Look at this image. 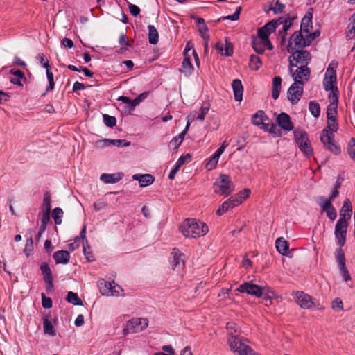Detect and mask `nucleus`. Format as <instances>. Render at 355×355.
Segmentation results:
<instances>
[{
  "label": "nucleus",
  "mask_w": 355,
  "mask_h": 355,
  "mask_svg": "<svg viewBox=\"0 0 355 355\" xmlns=\"http://www.w3.org/2000/svg\"><path fill=\"white\" fill-rule=\"evenodd\" d=\"M347 149L350 158L355 162V139L354 137L349 139Z\"/></svg>",
  "instance_id": "obj_45"
},
{
  "label": "nucleus",
  "mask_w": 355,
  "mask_h": 355,
  "mask_svg": "<svg viewBox=\"0 0 355 355\" xmlns=\"http://www.w3.org/2000/svg\"><path fill=\"white\" fill-rule=\"evenodd\" d=\"M277 122L279 126L286 131H291L293 129L291 117L285 112H282L277 116Z\"/></svg>",
  "instance_id": "obj_17"
},
{
  "label": "nucleus",
  "mask_w": 355,
  "mask_h": 355,
  "mask_svg": "<svg viewBox=\"0 0 355 355\" xmlns=\"http://www.w3.org/2000/svg\"><path fill=\"white\" fill-rule=\"evenodd\" d=\"M248 343V340L242 336H239L237 338H231L227 339L230 349L234 353H237L239 355H257L247 344Z\"/></svg>",
  "instance_id": "obj_5"
},
{
  "label": "nucleus",
  "mask_w": 355,
  "mask_h": 355,
  "mask_svg": "<svg viewBox=\"0 0 355 355\" xmlns=\"http://www.w3.org/2000/svg\"><path fill=\"white\" fill-rule=\"evenodd\" d=\"M209 107H201L200 109V112L197 116V120L201 121H204L205 116L209 111Z\"/></svg>",
  "instance_id": "obj_62"
},
{
  "label": "nucleus",
  "mask_w": 355,
  "mask_h": 355,
  "mask_svg": "<svg viewBox=\"0 0 355 355\" xmlns=\"http://www.w3.org/2000/svg\"><path fill=\"white\" fill-rule=\"evenodd\" d=\"M51 207V195L46 191V224L50 220Z\"/></svg>",
  "instance_id": "obj_53"
},
{
  "label": "nucleus",
  "mask_w": 355,
  "mask_h": 355,
  "mask_svg": "<svg viewBox=\"0 0 355 355\" xmlns=\"http://www.w3.org/2000/svg\"><path fill=\"white\" fill-rule=\"evenodd\" d=\"M338 124L336 119H327V126L322 130L320 136L324 146L335 155L340 153L341 150L334 141V134L338 131Z\"/></svg>",
  "instance_id": "obj_1"
},
{
  "label": "nucleus",
  "mask_w": 355,
  "mask_h": 355,
  "mask_svg": "<svg viewBox=\"0 0 355 355\" xmlns=\"http://www.w3.org/2000/svg\"><path fill=\"white\" fill-rule=\"evenodd\" d=\"M10 73L15 76V77L10 78V82L14 85L21 86V80L26 79L24 73L21 70L15 69H11Z\"/></svg>",
  "instance_id": "obj_33"
},
{
  "label": "nucleus",
  "mask_w": 355,
  "mask_h": 355,
  "mask_svg": "<svg viewBox=\"0 0 355 355\" xmlns=\"http://www.w3.org/2000/svg\"><path fill=\"white\" fill-rule=\"evenodd\" d=\"M336 259L338 263L340 272L342 274L345 281H348L351 279L350 275L345 266V254L341 248L336 251Z\"/></svg>",
  "instance_id": "obj_13"
},
{
  "label": "nucleus",
  "mask_w": 355,
  "mask_h": 355,
  "mask_svg": "<svg viewBox=\"0 0 355 355\" xmlns=\"http://www.w3.org/2000/svg\"><path fill=\"white\" fill-rule=\"evenodd\" d=\"M268 119V116L265 114L262 110H258L252 116V123L256 126H260L263 123V121Z\"/></svg>",
  "instance_id": "obj_34"
},
{
  "label": "nucleus",
  "mask_w": 355,
  "mask_h": 355,
  "mask_svg": "<svg viewBox=\"0 0 355 355\" xmlns=\"http://www.w3.org/2000/svg\"><path fill=\"white\" fill-rule=\"evenodd\" d=\"M132 179L137 180L141 187L150 185L155 181V178L151 174H135Z\"/></svg>",
  "instance_id": "obj_23"
},
{
  "label": "nucleus",
  "mask_w": 355,
  "mask_h": 355,
  "mask_svg": "<svg viewBox=\"0 0 355 355\" xmlns=\"http://www.w3.org/2000/svg\"><path fill=\"white\" fill-rule=\"evenodd\" d=\"M83 252L87 260L89 262L94 260V257L92 251L89 250L88 243H83Z\"/></svg>",
  "instance_id": "obj_56"
},
{
  "label": "nucleus",
  "mask_w": 355,
  "mask_h": 355,
  "mask_svg": "<svg viewBox=\"0 0 355 355\" xmlns=\"http://www.w3.org/2000/svg\"><path fill=\"white\" fill-rule=\"evenodd\" d=\"M123 178L121 173H103L101 175L100 180L105 184H114L120 181Z\"/></svg>",
  "instance_id": "obj_24"
},
{
  "label": "nucleus",
  "mask_w": 355,
  "mask_h": 355,
  "mask_svg": "<svg viewBox=\"0 0 355 355\" xmlns=\"http://www.w3.org/2000/svg\"><path fill=\"white\" fill-rule=\"evenodd\" d=\"M46 334L51 336L56 335V330L54 329L51 322L46 317Z\"/></svg>",
  "instance_id": "obj_55"
},
{
  "label": "nucleus",
  "mask_w": 355,
  "mask_h": 355,
  "mask_svg": "<svg viewBox=\"0 0 355 355\" xmlns=\"http://www.w3.org/2000/svg\"><path fill=\"white\" fill-rule=\"evenodd\" d=\"M291 26L290 24H286L282 27V30L279 31V35L282 38V44L285 42L287 35L286 32L290 28Z\"/></svg>",
  "instance_id": "obj_60"
},
{
  "label": "nucleus",
  "mask_w": 355,
  "mask_h": 355,
  "mask_svg": "<svg viewBox=\"0 0 355 355\" xmlns=\"http://www.w3.org/2000/svg\"><path fill=\"white\" fill-rule=\"evenodd\" d=\"M285 5L281 3L279 1H277L275 4L271 5L270 9L272 10L275 14H280L284 12Z\"/></svg>",
  "instance_id": "obj_51"
},
{
  "label": "nucleus",
  "mask_w": 355,
  "mask_h": 355,
  "mask_svg": "<svg viewBox=\"0 0 355 355\" xmlns=\"http://www.w3.org/2000/svg\"><path fill=\"white\" fill-rule=\"evenodd\" d=\"M312 26V15L309 13V15H306L301 21L300 30L303 31L304 33H309V27Z\"/></svg>",
  "instance_id": "obj_36"
},
{
  "label": "nucleus",
  "mask_w": 355,
  "mask_h": 355,
  "mask_svg": "<svg viewBox=\"0 0 355 355\" xmlns=\"http://www.w3.org/2000/svg\"><path fill=\"white\" fill-rule=\"evenodd\" d=\"M336 82V72L335 70L331 69V64L329 66L323 80V87L326 91H329L331 89L336 87L334 83Z\"/></svg>",
  "instance_id": "obj_15"
},
{
  "label": "nucleus",
  "mask_w": 355,
  "mask_h": 355,
  "mask_svg": "<svg viewBox=\"0 0 355 355\" xmlns=\"http://www.w3.org/2000/svg\"><path fill=\"white\" fill-rule=\"evenodd\" d=\"M232 86L234 91L235 101H241L243 92V87L241 81L239 79H234L232 81Z\"/></svg>",
  "instance_id": "obj_27"
},
{
  "label": "nucleus",
  "mask_w": 355,
  "mask_h": 355,
  "mask_svg": "<svg viewBox=\"0 0 355 355\" xmlns=\"http://www.w3.org/2000/svg\"><path fill=\"white\" fill-rule=\"evenodd\" d=\"M191 160V156L189 154H187L185 155H182L179 157L176 163L175 164L173 168L171 170L168 174V178L170 180H173L179 171L180 167L185 163L189 162Z\"/></svg>",
  "instance_id": "obj_20"
},
{
  "label": "nucleus",
  "mask_w": 355,
  "mask_h": 355,
  "mask_svg": "<svg viewBox=\"0 0 355 355\" xmlns=\"http://www.w3.org/2000/svg\"><path fill=\"white\" fill-rule=\"evenodd\" d=\"M262 65L260 58L256 55H251L250 57L249 67L254 70L257 71Z\"/></svg>",
  "instance_id": "obj_38"
},
{
  "label": "nucleus",
  "mask_w": 355,
  "mask_h": 355,
  "mask_svg": "<svg viewBox=\"0 0 355 355\" xmlns=\"http://www.w3.org/2000/svg\"><path fill=\"white\" fill-rule=\"evenodd\" d=\"M129 146L130 145V142L128 141L125 139H104L103 140L98 141L96 142V146L99 148H103L105 146Z\"/></svg>",
  "instance_id": "obj_19"
},
{
  "label": "nucleus",
  "mask_w": 355,
  "mask_h": 355,
  "mask_svg": "<svg viewBox=\"0 0 355 355\" xmlns=\"http://www.w3.org/2000/svg\"><path fill=\"white\" fill-rule=\"evenodd\" d=\"M252 48L256 53L258 54H263L265 51L264 44L262 41H257L254 40L252 41Z\"/></svg>",
  "instance_id": "obj_47"
},
{
  "label": "nucleus",
  "mask_w": 355,
  "mask_h": 355,
  "mask_svg": "<svg viewBox=\"0 0 355 355\" xmlns=\"http://www.w3.org/2000/svg\"><path fill=\"white\" fill-rule=\"evenodd\" d=\"M48 68L49 64L48 62H46V74L49 82V87L46 88V91L53 90L54 88L53 74L49 70Z\"/></svg>",
  "instance_id": "obj_43"
},
{
  "label": "nucleus",
  "mask_w": 355,
  "mask_h": 355,
  "mask_svg": "<svg viewBox=\"0 0 355 355\" xmlns=\"http://www.w3.org/2000/svg\"><path fill=\"white\" fill-rule=\"evenodd\" d=\"M173 259L171 260V265L174 270H180L184 266V254L176 248L172 252Z\"/></svg>",
  "instance_id": "obj_16"
},
{
  "label": "nucleus",
  "mask_w": 355,
  "mask_h": 355,
  "mask_svg": "<svg viewBox=\"0 0 355 355\" xmlns=\"http://www.w3.org/2000/svg\"><path fill=\"white\" fill-rule=\"evenodd\" d=\"M347 227V219L339 218L336 223L334 234L337 243L340 247L345 243Z\"/></svg>",
  "instance_id": "obj_10"
},
{
  "label": "nucleus",
  "mask_w": 355,
  "mask_h": 355,
  "mask_svg": "<svg viewBox=\"0 0 355 355\" xmlns=\"http://www.w3.org/2000/svg\"><path fill=\"white\" fill-rule=\"evenodd\" d=\"M236 291L257 297L264 296V300L266 301L268 300L270 303H271V295L270 293L273 294V292L270 291L269 287L259 286L249 282L241 284Z\"/></svg>",
  "instance_id": "obj_3"
},
{
  "label": "nucleus",
  "mask_w": 355,
  "mask_h": 355,
  "mask_svg": "<svg viewBox=\"0 0 355 355\" xmlns=\"http://www.w3.org/2000/svg\"><path fill=\"white\" fill-rule=\"evenodd\" d=\"M180 230L186 237L196 238L208 232L207 225L193 218L186 219L180 225Z\"/></svg>",
  "instance_id": "obj_2"
},
{
  "label": "nucleus",
  "mask_w": 355,
  "mask_h": 355,
  "mask_svg": "<svg viewBox=\"0 0 355 355\" xmlns=\"http://www.w3.org/2000/svg\"><path fill=\"white\" fill-rule=\"evenodd\" d=\"M223 153V152L222 151V149L218 148L216 151L211 156L209 162L207 164V167L209 170L213 169L216 166L219 157Z\"/></svg>",
  "instance_id": "obj_35"
},
{
  "label": "nucleus",
  "mask_w": 355,
  "mask_h": 355,
  "mask_svg": "<svg viewBox=\"0 0 355 355\" xmlns=\"http://www.w3.org/2000/svg\"><path fill=\"white\" fill-rule=\"evenodd\" d=\"M226 328L227 330V339L231 338H237L240 336V330L235 323L227 322Z\"/></svg>",
  "instance_id": "obj_32"
},
{
  "label": "nucleus",
  "mask_w": 355,
  "mask_h": 355,
  "mask_svg": "<svg viewBox=\"0 0 355 355\" xmlns=\"http://www.w3.org/2000/svg\"><path fill=\"white\" fill-rule=\"evenodd\" d=\"M303 94L302 85L293 83L288 88L287 92V96L288 100L295 105L298 103Z\"/></svg>",
  "instance_id": "obj_12"
},
{
  "label": "nucleus",
  "mask_w": 355,
  "mask_h": 355,
  "mask_svg": "<svg viewBox=\"0 0 355 355\" xmlns=\"http://www.w3.org/2000/svg\"><path fill=\"white\" fill-rule=\"evenodd\" d=\"M309 110L311 114L315 118H318L320 114V107L318 103L316 101H310L309 103Z\"/></svg>",
  "instance_id": "obj_41"
},
{
  "label": "nucleus",
  "mask_w": 355,
  "mask_h": 355,
  "mask_svg": "<svg viewBox=\"0 0 355 355\" xmlns=\"http://www.w3.org/2000/svg\"><path fill=\"white\" fill-rule=\"evenodd\" d=\"M293 134L295 141L300 150L303 152L306 156H311L313 154V148L306 132L302 130L296 129L294 130Z\"/></svg>",
  "instance_id": "obj_7"
},
{
  "label": "nucleus",
  "mask_w": 355,
  "mask_h": 355,
  "mask_svg": "<svg viewBox=\"0 0 355 355\" xmlns=\"http://www.w3.org/2000/svg\"><path fill=\"white\" fill-rule=\"evenodd\" d=\"M227 200L231 202L230 205L233 208L243 202L242 193H238L236 196H232Z\"/></svg>",
  "instance_id": "obj_54"
},
{
  "label": "nucleus",
  "mask_w": 355,
  "mask_h": 355,
  "mask_svg": "<svg viewBox=\"0 0 355 355\" xmlns=\"http://www.w3.org/2000/svg\"><path fill=\"white\" fill-rule=\"evenodd\" d=\"M101 284L100 291L104 295H118L119 291L113 287L110 282H105L104 285Z\"/></svg>",
  "instance_id": "obj_30"
},
{
  "label": "nucleus",
  "mask_w": 355,
  "mask_h": 355,
  "mask_svg": "<svg viewBox=\"0 0 355 355\" xmlns=\"http://www.w3.org/2000/svg\"><path fill=\"white\" fill-rule=\"evenodd\" d=\"M292 73V76L294 80L293 83L299 84L301 85H304V81L307 80L310 76V69L306 66H300L297 67V69L293 71H290Z\"/></svg>",
  "instance_id": "obj_11"
},
{
  "label": "nucleus",
  "mask_w": 355,
  "mask_h": 355,
  "mask_svg": "<svg viewBox=\"0 0 355 355\" xmlns=\"http://www.w3.org/2000/svg\"><path fill=\"white\" fill-rule=\"evenodd\" d=\"M46 284H47L48 289L53 288V277L51 275V270L46 263Z\"/></svg>",
  "instance_id": "obj_52"
},
{
  "label": "nucleus",
  "mask_w": 355,
  "mask_h": 355,
  "mask_svg": "<svg viewBox=\"0 0 355 355\" xmlns=\"http://www.w3.org/2000/svg\"><path fill=\"white\" fill-rule=\"evenodd\" d=\"M293 295L295 298L297 304L302 309H311L315 308L318 310L324 309L323 306L320 305L318 300L303 291H296Z\"/></svg>",
  "instance_id": "obj_6"
},
{
  "label": "nucleus",
  "mask_w": 355,
  "mask_h": 355,
  "mask_svg": "<svg viewBox=\"0 0 355 355\" xmlns=\"http://www.w3.org/2000/svg\"><path fill=\"white\" fill-rule=\"evenodd\" d=\"M275 21H273L272 20L266 23L264 26H263V28L264 29H266L269 34L272 33V32H274L275 31V29L277 28L276 26L275 25Z\"/></svg>",
  "instance_id": "obj_63"
},
{
  "label": "nucleus",
  "mask_w": 355,
  "mask_h": 355,
  "mask_svg": "<svg viewBox=\"0 0 355 355\" xmlns=\"http://www.w3.org/2000/svg\"><path fill=\"white\" fill-rule=\"evenodd\" d=\"M241 10V7L239 6L236 8V10L233 15L223 17V20L228 19V20H232V21H236V20L239 19Z\"/></svg>",
  "instance_id": "obj_58"
},
{
  "label": "nucleus",
  "mask_w": 355,
  "mask_h": 355,
  "mask_svg": "<svg viewBox=\"0 0 355 355\" xmlns=\"http://www.w3.org/2000/svg\"><path fill=\"white\" fill-rule=\"evenodd\" d=\"M64 212L60 207L55 208L51 212V216L56 225H60L62 222Z\"/></svg>",
  "instance_id": "obj_40"
},
{
  "label": "nucleus",
  "mask_w": 355,
  "mask_h": 355,
  "mask_svg": "<svg viewBox=\"0 0 355 355\" xmlns=\"http://www.w3.org/2000/svg\"><path fill=\"white\" fill-rule=\"evenodd\" d=\"M148 40L149 43L151 44H156L159 40V34L153 25L148 26Z\"/></svg>",
  "instance_id": "obj_37"
},
{
  "label": "nucleus",
  "mask_w": 355,
  "mask_h": 355,
  "mask_svg": "<svg viewBox=\"0 0 355 355\" xmlns=\"http://www.w3.org/2000/svg\"><path fill=\"white\" fill-rule=\"evenodd\" d=\"M128 8L130 14L134 17H137L140 13V8L135 4L130 3Z\"/></svg>",
  "instance_id": "obj_61"
},
{
  "label": "nucleus",
  "mask_w": 355,
  "mask_h": 355,
  "mask_svg": "<svg viewBox=\"0 0 355 355\" xmlns=\"http://www.w3.org/2000/svg\"><path fill=\"white\" fill-rule=\"evenodd\" d=\"M287 51L292 55L289 57L290 71H292L293 67H297L296 64H293V61L299 63L301 66H306L311 60V56L309 51L304 50H295L293 46L292 42L290 41L287 46Z\"/></svg>",
  "instance_id": "obj_4"
},
{
  "label": "nucleus",
  "mask_w": 355,
  "mask_h": 355,
  "mask_svg": "<svg viewBox=\"0 0 355 355\" xmlns=\"http://www.w3.org/2000/svg\"><path fill=\"white\" fill-rule=\"evenodd\" d=\"M214 191L219 195L228 196L232 191V182L230 177L222 174L220 176L219 181H216L214 184Z\"/></svg>",
  "instance_id": "obj_9"
},
{
  "label": "nucleus",
  "mask_w": 355,
  "mask_h": 355,
  "mask_svg": "<svg viewBox=\"0 0 355 355\" xmlns=\"http://www.w3.org/2000/svg\"><path fill=\"white\" fill-rule=\"evenodd\" d=\"M329 91H331V92L329 94V99L331 102L330 105L338 106L339 94L338 87L331 89Z\"/></svg>",
  "instance_id": "obj_42"
},
{
  "label": "nucleus",
  "mask_w": 355,
  "mask_h": 355,
  "mask_svg": "<svg viewBox=\"0 0 355 355\" xmlns=\"http://www.w3.org/2000/svg\"><path fill=\"white\" fill-rule=\"evenodd\" d=\"M103 119L104 123L109 128H113L116 124V119L114 116L103 114Z\"/></svg>",
  "instance_id": "obj_46"
},
{
  "label": "nucleus",
  "mask_w": 355,
  "mask_h": 355,
  "mask_svg": "<svg viewBox=\"0 0 355 355\" xmlns=\"http://www.w3.org/2000/svg\"><path fill=\"white\" fill-rule=\"evenodd\" d=\"M343 302L340 298H336L332 302V309H338V310H342L343 309Z\"/></svg>",
  "instance_id": "obj_64"
},
{
  "label": "nucleus",
  "mask_w": 355,
  "mask_h": 355,
  "mask_svg": "<svg viewBox=\"0 0 355 355\" xmlns=\"http://www.w3.org/2000/svg\"><path fill=\"white\" fill-rule=\"evenodd\" d=\"M293 18L290 17H281L277 19H272L275 21V25L277 28L279 25H283V26L286 24H290L291 25Z\"/></svg>",
  "instance_id": "obj_49"
},
{
  "label": "nucleus",
  "mask_w": 355,
  "mask_h": 355,
  "mask_svg": "<svg viewBox=\"0 0 355 355\" xmlns=\"http://www.w3.org/2000/svg\"><path fill=\"white\" fill-rule=\"evenodd\" d=\"M231 202L230 201H228V200H226L225 201L220 207L219 208L216 210V215L218 216H222L224 213H225L226 211H227L229 210L230 208H232V207L231 206Z\"/></svg>",
  "instance_id": "obj_48"
},
{
  "label": "nucleus",
  "mask_w": 355,
  "mask_h": 355,
  "mask_svg": "<svg viewBox=\"0 0 355 355\" xmlns=\"http://www.w3.org/2000/svg\"><path fill=\"white\" fill-rule=\"evenodd\" d=\"M352 212V207L351 206V202L349 198H346L343 205L340 210V218L347 219V220H350L351 214Z\"/></svg>",
  "instance_id": "obj_26"
},
{
  "label": "nucleus",
  "mask_w": 355,
  "mask_h": 355,
  "mask_svg": "<svg viewBox=\"0 0 355 355\" xmlns=\"http://www.w3.org/2000/svg\"><path fill=\"white\" fill-rule=\"evenodd\" d=\"M208 28L205 25L202 26V27L199 28V32L201 34L202 37L205 40V47L207 48L208 40H209V35H207Z\"/></svg>",
  "instance_id": "obj_59"
},
{
  "label": "nucleus",
  "mask_w": 355,
  "mask_h": 355,
  "mask_svg": "<svg viewBox=\"0 0 355 355\" xmlns=\"http://www.w3.org/2000/svg\"><path fill=\"white\" fill-rule=\"evenodd\" d=\"M337 107L334 105H329L327 108V119H336Z\"/></svg>",
  "instance_id": "obj_50"
},
{
  "label": "nucleus",
  "mask_w": 355,
  "mask_h": 355,
  "mask_svg": "<svg viewBox=\"0 0 355 355\" xmlns=\"http://www.w3.org/2000/svg\"><path fill=\"white\" fill-rule=\"evenodd\" d=\"M148 324V320L146 318H132L130 320L123 331L125 334L138 333L144 331Z\"/></svg>",
  "instance_id": "obj_8"
},
{
  "label": "nucleus",
  "mask_w": 355,
  "mask_h": 355,
  "mask_svg": "<svg viewBox=\"0 0 355 355\" xmlns=\"http://www.w3.org/2000/svg\"><path fill=\"white\" fill-rule=\"evenodd\" d=\"M225 44H223L222 42H218L215 45V49L222 55L225 56H232L233 54V45L229 41L228 38H225Z\"/></svg>",
  "instance_id": "obj_21"
},
{
  "label": "nucleus",
  "mask_w": 355,
  "mask_h": 355,
  "mask_svg": "<svg viewBox=\"0 0 355 355\" xmlns=\"http://www.w3.org/2000/svg\"><path fill=\"white\" fill-rule=\"evenodd\" d=\"M282 81L280 76H275L272 80V97L275 100L277 99L279 96Z\"/></svg>",
  "instance_id": "obj_31"
},
{
  "label": "nucleus",
  "mask_w": 355,
  "mask_h": 355,
  "mask_svg": "<svg viewBox=\"0 0 355 355\" xmlns=\"http://www.w3.org/2000/svg\"><path fill=\"white\" fill-rule=\"evenodd\" d=\"M269 35L270 34L266 29H264L263 26L259 28L257 30V35L263 42L269 39Z\"/></svg>",
  "instance_id": "obj_57"
},
{
  "label": "nucleus",
  "mask_w": 355,
  "mask_h": 355,
  "mask_svg": "<svg viewBox=\"0 0 355 355\" xmlns=\"http://www.w3.org/2000/svg\"><path fill=\"white\" fill-rule=\"evenodd\" d=\"M320 199L321 202L318 204L322 211L327 214V216L331 220H334L337 217V213L332 203L329 200H327V198L324 196H321Z\"/></svg>",
  "instance_id": "obj_14"
},
{
  "label": "nucleus",
  "mask_w": 355,
  "mask_h": 355,
  "mask_svg": "<svg viewBox=\"0 0 355 355\" xmlns=\"http://www.w3.org/2000/svg\"><path fill=\"white\" fill-rule=\"evenodd\" d=\"M53 257L57 264H67L69 261L70 254L67 250L55 252Z\"/></svg>",
  "instance_id": "obj_25"
},
{
  "label": "nucleus",
  "mask_w": 355,
  "mask_h": 355,
  "mask_svg": "<svg viewBox=\"0 0 355 355\" xmlns=\"http://www.w3.org/2000/svg\"><path fill=\"white\" fill-rule=\"evenodd\" d=\"M67 300L69 303H71L76 306H82L83 302L78 297V294L72 291H69L67 296Z\"/></svg>",
  "instance_id": "obj_39"
},
{
  "label": "nucleus",
  "mask_w": 355,
  "mask_h": 355,
  "mask_svg": "<svg viewBox=\"0 0 355 355\" xmlns=\"http://www.w3.org/2000/svg\"><path fill=\"white\" fill-rule=\"evenodd\" d=\"M86 238V225L83 227V229L80 231V236H76L74 241L69 244V250L70 251H74L77 248H79L80 243L87 244V241L85 239Z\"/></svg>",
  "instance_id": "obj_22"
},
{
  "label": "nucleus",
  "mask_w": 355,
  "mask_h": 355,
  "mask_svg": "<svg viewBox=\"0 0 355 355\" xmlns=\"http://www.w3.org/2000/svg\"><path fill=\"white\" fill-rule=\"evenodd\" d=\"M40 220L41 222L40 231L37 234V240L42 236V232L44 230V200H43L42 209L39 214Z\"/></svg>",
  "instance_id": "obj_44"
},
{
  "label": "nucleus",
  "mask_w": 355,
  "mask_h": 355,
  "mask_svg": "<svg viewBox=\"0 0 355 355\" xmlns=\"http://www.w3.org/2000/svg\"><path fill=\"white\" fill-rule=\"evenodd\" d=\"M303 31H295L291 36V40L293 41L295 46L298 49H303L309 46L311 44V40H307L302 35Z\"/></svg>",
  "instance_id": "obj_18"
},
{
  "label": "nucleus",
  "mask_w": 355,
  "mask_h": 355,
  "mask_svg": "<svg viewBox=\"0 0 355 355\" xmlns=\"http://www.w3.org/2000/svg\"><path fill=\"white\" fill-rule=\"evenodd\" d=\"M275 247L277 250L281 254L288 256V243L283 237L277 239L275 241Z\"/></svg>",
  "instance_id": "obj_28"
},
{
  "label": "nucleus",
  "mask_w": 355,
  "mask_h": 355,
  "mask_svg": "<svg viewBox=\"0 0 355 355\" xmlns=\"http://www.w3.org/2000/svg\"><path fill=\"white\" fill-rule=\"evenodd\" d=\"M193 71V67L191 62L190 58L185 55L184 57L183 62L182 63V68L180 69V71L185 74V76H190Z\"/></svg>",
  "instance_id": "obj_29"
}]
</instances>
